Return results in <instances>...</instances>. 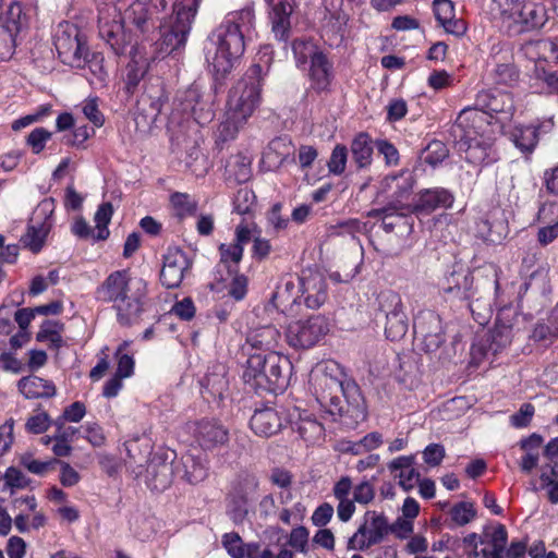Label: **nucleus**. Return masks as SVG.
<instances>
[{"instance_id":"f257e3e1","label":"nucleus","mask_w":558,"mask_h":558,"mask_svg":"<svg viewBox=\"0 0 558 558\" xmlns=\"http://www.w3.org/2000/svg\"><path fill=\"white\" fill-rule=\"evenodd\" d=\"M255 26L252 8L228 13L208 36L205 59L217 80L225 78L239 63L245 50V37Z\"/></svg>"},{"instance_id":"f03ea898","label":"nucleus","mask_w":558,"mask_h":558,"mask_svg":"<svg viewBox=\"0 0 558 558\" xmlns=\"http://www.w3.org/2000/svg\"><path fill=\"white\" fill-rule=\"evenodd\" d=\"M262 52L268 57L265 65L257 63L250 66L229 92L226 111L218 128L220 140L235 138L260 105L263 83L272 51L267 46Z\"/></svg>"},{"instance_id":"7ed1b4c3","label":"nucleus","mask_w":558,"mask_h":558,"mask_svg":"<svg viewBox=\"0 0 558 558\" xmlns=\"http://www.w3.org/2000/svg\"><path fill=\"white\" fill-rule=\"evenodd\" d=\"M95 299L111 303L117 322L130 327L140 322L147 308L148 286L142 278H132L128 269L114 270L96 288Z\"/></svg>"},{"instance_id":"20e7f679","label":"nucleus","mask_w":558,"mask_h":558,"mask_svg":"<svg viewBox=\"0 0 558 558\" xmlns=\"http://www.w3.org/2000/svg\"><path fill=\"white\" fill-rule=\"evenodd\" d=\"M154 11L148 7V0H134L121 17L114 5L99 9V36L111 47L117 54L124 53L132 44L131 25L144 32L151 20Z\"/></svg>"},{"instance_id":"39448f33","label":"nucleus","mask_w":558,"mask_h":558,"mask_svg":"<svg viewBox=\"0 0 558 558\" xmlns=\"http://www.w3.org/2000/svg\"><path fill=\"white\" fill-rule=\"evenodd\" d=\"M293 365L281 353H248L243 380L256 393H281L289 386Z\"/></svg>"},{"instance_id":"423d86ee","label":"nucleus","mask_w":558,"mask_h":558,"mask_svg":"<svg viewBox=\"0 0 558 558\" xmlns=\"http://www.w3.org/2000/svg\"><path fill=\"white\" fill-rule=\"evenodd\" d=\"M203 0H148L154 12H165L169 8L171 14L161 24V47L165 52H172L184 47L192 24Z\"/></svg>"},{"instance_id":"0eeeda50","label":"nucleus","mask_w":558,"mask_h":558,"mask_svg":"<svg viewBox=\"0 0 558 558\" xmlns=\"http://www.w3.org/2000/svg\"><path fill=\"white\" fill-rule=\"evenodd\" d=\"M494 289L495 305L498 307L494 328L478 345L472 347V350H480L483 356L488 354L495 356L511 344L513 327L518 319L517 311L502 299L498 279L494 280Z\"/></svg>"},{"instance_id":"6e6552de","label":"nucleus","mask_w":558,"mask_h":558,"mask_svg":"<svg viewBox=\"0 0 558 558\" xmlns=\"http://www.w3.org/2000/svg\"><path fill=\"white\" fill-rule=\"evenodd\" d=\"M438 288L445 302L465 306L472 314L475 313L474 303L481 302V298L475 299L477 288L474 286L473 274L462 266L447 271L439 280Z\"/></svg>"},{"instance_id":"1a4fd4ad","label":"nucleus","mask_w":558,"mask_h":558,"mask_svg":"<svg viewBox=\"0 0 558 558\" xmlns=\"http://www.w3.org/2000/svg\"><path fill=\"white\" fill-rule=\"evenodd\" d=\"M451 133L456 140H477L478 137L490 140L493 136L505 134L500 120L494 119L475 106L460 111Z\"/></svg>"},{"instance_id":"9d476101","label":"nucleus","mask_w":558,"mask_h":558,"mask_svg":"<svg viewBox=\"0 0 558 558\" xmlns=\"http://www.w3.org/2000/svg\"><path fill=\"white\" fill-rule=\"evenodd\" d=\"M54 47L64 64L80 68L85 63L88 49L80 28L70 22H62L54 32Z\"/></svg>"},{"instance_id":"9b49d317","label":"nucleus","mask_w":558,"mask_h":558,"mask_svg":"<svg viewBox=\"0 0 558 558\" xmlns=\"http://www.w3.org/2000/svg\"><path fill=\"white\" fill-rule=\"evenodd\" d=\"M329 331V322L324 315H312L288 325L286 341L294 350L315 347Z\"/></svg>"},{"instance_id":"f8f14e48","label":"nucleus","mask_w":558,"mask_h":558,"mask_svg":"<svg viewBox=\"0 0 558 558\" xmlns=\"http://www.w3.org/2000/svg\"><path fill=\"white\" fill-rule=\"evenodd\" d=\"M259 482L252 473H241L231 483L226 500L234 522H241L248 513V507L258 497Z\"/></svg>"},{"instance_id":"ddd939ff","label":"nucleus","mask_w":558,"mask_h":558,"mask_svg":"<svg viewBox=\"0 0 558 558\" xmlns=\"http://www.w3.org/2000/svg\"><path fill=\"white\" fill-rule=\"evenodd\" d=\"M184 429L205 452L221 449L229 442V430L217 418L203 417L189 421Z\"/></svg>"},{"instance_id":"4468645a","label":"nucleus","mask_w":558,"mask_h":558,"mask_svg":"<svg viewBox=\"0 0 558 558\" xmlns=\"http://www.w3.org/2000/svg\"><path fill=\"white\" fill-rule=\"evenodd\" d=\"M390 524L384 513L368 510L364 513L363 523L349 538L348 548L362 551L366 550L380 544L390 533Z\"/></svg>"},{"instance_id":"2eb2a0df","label":"nucleus","mask_w":558,"mask_h":558,"mask_svg":"<svg viewBox=\"0 0 558 558\" xmlns=\"http://www.w3.org/2000/svg\"><path fill=\"white\" fill-rule=\"evenodd\" d=\"M414 338L426 353L436 352L445 342L446 335L441 317L433 310H422L414 317Z\"/></svg>"},{"instance_id":"dca6fc26","label":"nucleus","mask_w":558,"mask_h":558,"mask_svg":"<svg viewBox=\"0 0 558 558\" xmlns=\"http://www.w3.org/2000/svg\"><path fill=\"white\" fill-rule=\"evenodd\" d=\"M416 185V175L410 169H401L398 172L387 174L378 186V194L387 199L386 205L412 206L409 203L414 187Z\"/></svg>"},{"instance_id":"f3484780","label":"nucleus","mask_w":558,"mask_h":558,"mask_svg":"<svg viewBox=\"0 0 558 558\" xmlns=\"http://www.w3.org/2000/svg\"><path fill=\"white\" fill-rule=\"evenodd\" d=\"M193 259L180 247H168L159 275L160 283L166 289H177L191 275Z\"/></svg>"},{"instance_id":"a211bd4d","label":"nucleus","mask_w":558,"mask_h":558,"mask_svg":"<svg viewBox=\"0 0 558 558\" xmlns=\"http://www.w3.org/2000/svg\"><path fill=\"white\" fill-rule=\"evenodd\" d=\"M413 214L415 213L411 206L385 205L381 208L372 209L367 216L380 220V227L386 233L397 232L404 235L413 231Z\"/></svg>"},{"instance_id":"6ab92c4d","label":"nucleus","mask_w":558,"mask_h":558,"mask_svg":"<svg viewBox=\"0 0 558 558\" xmlns=\"http://www.w3.org/2000/svg\"><path fill=\"white\" fill-rule=\"evenodd\" d=\"M547 11L542 3L532 0H523L501 24L509 31L521 33L542 27L547 21Z\"/></svg>"},{"instance_id":"aec40b11","label":"nucleus","mask_w":558,"mask_h":558,"mask_svg":"<svg viewBox=\"0 0 558 558\" xmlns=\"http://www.w3.org/2000/svg\"><path fill=\"white\" fill-rule=\"evenodd\" d=\"M296 281H300L301 305L306 308L318 310L328 300V282L320 271L303 270Z\"/></svg>"},{"instance_id":"412c9836","label":"nucleus","mask_w":558,"mask_h":558,"mask_svg":"<svg viewBox=\"0 0 558 558\" xmlns=\"http://www.w3.org/2000/svg\"><path fill=\"white\" fill-rule=\"evenodd\" d=\"M475 107L487 112L494 119L500 120L502 130L505 121L512 117L514 104L510 94L500 90H482L476 95Z\"/></svg>"},{"instance_id":"4be33fe9","label":"nucleus","mask_w":558,"mask_h":558,"mask_svg":"<svg viewBox=\"0 0 558 558\" xmlns=\"http://www.w3.org/2000/svg\"><path fill=\"white\" fill-rule=\"evenodd\" d=\"M282 333L274 325H264L247 331L243 351L253 353H279Z\"/></svg>"},{"instance_id":"5701e85b","label":"nucleus","mask_w":558,"mask_h":558,"mask_svg":"<svg viewBox=\"0 0 558 558\" xmlns=\"http://www.w3.org/2000/svg\"><path fill=\"white\" fill-rule=\"evenodd\" d=\"M300 281L298 283L292 276L280 280L272 293L270 303L284 316H296L301 307Z\"/></svg>"},{"instance_id":"b1692460","label":"nucleus","mask_w":558,"mask_h":558,"mask_svg":"<svg viewBox=\"0 0 558 558\" xmlns=\"http://www.w3.org/2000/svg\"><path fill=\"white\" fill-rule=\"evenodd\" d=\"M174 474L175 466L172 465L169 453L155 452L147 463L146 484L151 490L163 492L171 485Z\"/></svg>"},{"instance_id":"393cba45","label":"nucleus","mask_w":558,"mask_h":558,"mask_svg":"<svg viewBox=\"0 0 558 558\" xmlns=\"http://www.w3.org/2000/svg\"><path fill=\"white\" fill-rule=\"evenodd\" d=\"M43 211L46 217L43 221L35 223L34 219L31 220V223L27 226L26 233L22 236V241L33 253L37 254L41 251L46 238L51 229V219L50 215L53 211L52 201H43L37 211Z\"/></svg>"},{"instance_id":"a878e982","label":"nucleus","mask_w":558,"mask_h":558,"mask_svg":"<svg viewBox=\"0 0 558 558\" xmlns=\"http://www.w3.org/2000/svg\"><path fill=\"white\" fill-rule=\"evenodd\" d=\"M453 202L452 192L445 187H433L422 190L411 207L416 215H429L439 208H451Z\"/></svg>"},{"instance_id":"bb28decb","label":"nucleus","mask_w":558,"mask_h":558,"mask_svg":"<svg viewBox=\"0 0 558 558\" xmlns=\"http://www.w3.org/2000/svg\"><path fill=\"white\" fill-rule=\"evenodd\" d=\"M269 9L271 31L279 40H287L291 27L290 17L296 0H265Z\"/></svg>"},{"instance_id":"cd10ccee","label":"nucleus","mask_w":558,"mask_h":558,"mask_svg":"<svg viewBox=\"0 0 558 558\" xmlns=\"http://www.w3.org/2000/svg\"><path fill=\"white\" fill-rule=\"evenodd\" d=\"M250 427L256 436L269 438L282 429L283 418L275 408L256 409L251 416Z\"/></svg>"},{"instance_id":"c85d7f7f","label":"nucleus","mask_w":558,"mask_h":558,"mask_svg":"<svg viewBox=\"0 0 558 558\" xmlns=\"http://www.w3.org/2000/svg\"><path fill=\"white\" fill-rule=\"evenodd\" d=\"M323 380L326 387L335 390V392H341V396L350 411L356 414L364 412V398L360 386L355 383V380L351 378L340 380L336 377L327 375L323 377Z\"/></svg>"},{"instance_id":"c756f323","label":"nucleus","mask_w":558,"mask_h":558,"mask_svg":"<svg viewBox=\"0 0 558 558\" xmlns=\"http://www.w3.org/2000/svg\"><path fill=\"white\" fill-rule=\"evenodd\" d=\"M305 71L312 90L316 93H327L331 89L335 72L333 65L326 53L316 58L314 62L306 66Z\"/></svg>"},{"instance_id":"7c9ffc66","label":"nucleus","mask_w":558,"mask_h":558,"mask_svg":"<svg viewBox=\"0 0 558 558\" xmlns=\"http://www.w3.org/2000/svg\"><path fill=\"white\" fill-rule=\"evenodd\" d=\"M458 150L464 154L462 157L473 166H488L498 160L493 142H454Z\"/></svg>"},{"instance_id":"2f4dec72","label":"nucleus","mask_w":558,"mask_h":558,"mask_svg":"<svg viewBox=\"0 0 558 558\" xmlns=\"http://www.w3.org/2000/svg\"><path fill=\"white\" fill-rule=\"evenodd\" d=\"M208 463L205 459L187 453L182 456L181 461L175 465L177 475L186 483L196 485L208 476Z\"/></svg>"},{"instance_id":"473e14b6","label":"nucleus","mask_w":558,"mask_h":558,"mask_svg":"<svg viewBox=\"0 0 558 558\" xmlns=\"http://www.w3.org/2000/svg\"><path fill=\"white\" fill-rule=\"evenodd\" d=\"M17 389L25 399H49L57 393V387L52 380L36 375L22 377L17 381Z\"/></svg>"},{"instance_id":"72a5a7b5","label":"nucleus","mask_w":558,"mask_h":558,"mask_svg":"<svg viewBox=\"0 0 558 558\" xmlns=\"http://www.w3.org/2000/svg\"><path fill=\"white\" fill-rule=\"evenodd\" d=\"M433 4L436 20L447 33L462 36L466 32V24L456 17L454 7L450 0H434Z\"/></svg>"},{"instance_id":"f704fd0d","label":"nucleus","mask_w":558,"mask_h":558,"mask_svg":"<svg viewBox=\"0 0 558 558\" xmlns=\"http://www.w3.org/2000/svg\"><path fill=\"white\" fill-rule=\"evenodd\" d=\"M181 107L184 112L189 113L201 125L210 122L215 116L211 106L199 98L196 89H189L185 93Z\"/></svg>"},{"instance_id":"c9c22d12","label":"nucleus","mask_w":558,"mask_h":558,"mask_svg":"<svg viewBox=\"0 0 558 558\" xmlns=\"http://www.w3.org/2000/svg\"><path fill=\"white\" fill-rule=\"evenodd\" d=\"M291 48L295 66L301 71H305L306 66L325 53L315 41L307 38L294 39Z\"/></svg>"},{"instance_id":"e433bc0d","label":"nucleus","mask_w":558,"mask_h":558,"mask_svg":"<svg viewBox=\"0 0 558 558\" xmlns=\"http://www.w3.org/2000/svg\"><path fill=\"white\" fill-rule=\"evenodd\" d=\"M449 518L442 523L448 529L464 526L472 522L477 514V510L471 501H459L450 507L448 511Z\"/></svg>"},{"instance_id":"4c0bfd02","label":"nucleus","mask_w":558,"mask_h":558,"mask_svg":"<svg viewBox=\"0 0 558 558\" xmlns=\"http://www.w3.org/2000/svg\"><path fill=\"white\" fill-rule=\"evenodd\" d=\"M376 319L387 318L404 311V304L400 294L393 290H383L376 298Z\"/></svg>"},{"instance_id":"58836bf2","label":"nucleus","mask_w":558,"mask_h":558,"mask_svg":"<svg viewBox=\"0 0 558 558\" xmlns=\"http://www.w3.org/2000/svg\"><path fill=\"white\" fill-rule=\"evenodd\" d=\"M219 263L216 266L217 271L222 267L227 272H238L240 263L243 259L244 250L239 244L221 243L218 246Z\"/></svg>"},{"instance_id":"ea45409f","label":"nucleus","mask_w":558,"mask_h":558,"mask_svg":"<svg viewBox=\"0 0 558 558\" xmlns=\"http://www.w3.org/2000/svg\"><path fill=\"white\" fill-rule=\"evenodd\" d=\"M322 390L317 392V400L323 408L332 416H343L350 412L347 407L341 392H335L330 388L326 387L324 380L320 383Z\"/></svg>"},{"instance_id":"a19ab883","label":"nucleus","mask_w":558,"mask_h":558,"mask_svg":"<svg viewBox=\"0 0 558 558\" xmlns=\"http://www.w3.org/2000/svg\"><path fill=\"white\" fill-rule=\"evenodd\" d=\"M524 51L531 59L558 62V39L554 41L546 38L531 41L525 45Z\"/></svg>"},{"instance_id":"79ce46f5","label":"nucleus","mask_w":558,"mask_h":558,"mask_svg":"<svg viewBox=\"0 0 558 558\" xmlns=\"http://www.w3.org/2000/svg\"><path fill=\"white\" fill-rule=\"evenodd\" d=\"M487 544L481 550L483 558H505V549L508 542V532L504 524L499 523L490 534H486Z\"/></svg>"},{"instance_id":"37998d69","label":"nucleus","mask_w":558,"mask_h":558,"mask_svg":"<svg viewBox=\"0 0 558 558\" xmlns=\"http://www.w3.org/2000/svg\"><path fill=\"white\" fill-rule=\"evenodd\" d=\"M229 178L236 183H245L252 177V158L243 153L232 156L226 166Z\"/></svg>"},{"instance_id":"c03bdc74","label":"nucleus","mask_w":558,"mask_h":558,"mask_svg":"<svg viewBox=\"0 0 558 558\" xmlns=\"http://www.w3.org/2000/svg\"><path fill=\"white\" fill-rule=\"evenodd\" d=\"M222 545L232 558H254L253 551L258 549L255 543L244 544L236 532L223 534Z\"/></svg>"},{"instance_id":"a18cd8bd","label":"nucleus","mask_w":558,"mask_h":558,"mask_svg":"<svg viewBox=\"0 0 558 558\" xmlns=\"http://www.w3.org/2000/svg\"><path fill=\"white\" fill-rule=\"evenodd\" d=\"M148 70V60L137 51H131V61L126 66V86L131 90L137 86Z\"/></svg>"},{"instance_id":"49530a36","label":"nucleus","mask_w":558,"mask_h":558,"mask_svg":"<svg viewBox=\"0 0 558 558\" xmlns=\"http://www.w3.org/2000/svg\"><path fill=\"white\" fill-rule=\"evenodd\" d=\"M385 336L390 341L401 340L408 332L409 319L404 311L384 319Z\"/></svg>"},{"instance_id":"de8ad7c7","label":"nucleus","mask_w":558,"mask_h":558,"mask_svg":"<svg viewBox=\"0 0 558 558\" xmlns=\"http://www.w3.org/2000/svg\"><path fill=\"white\" fill-rule=\"evenodd\" d=\"M113 206L110 202L101 203L94 216V221L96 223V233L94 235V241H105L109 238V223L113 216Z\"/></svg>"},{"instance_id":"09e8293b","label":"nucleus","mask_w":558,"mask_h":558,"mask_svg":"<svg viewBox=\"0 0 558 558\" xmlns=\"http://www.w3.org/2000/svg\"><path fill=\"white\" fill-rule=\"evenodd\" d=\"M128 457L135 463H141L151 454V441L146 436H135L124 442Z\"/></svg>"},{"instance_id":"8fccbe9b","label":"nucleus","mask_w":558,"mask_h":558,"mask_svg":"<svg viewBox=\"0 0 558 558\" xmlns=\"http://www.w3.org/2000/svg\"><path fill=\"white\" fill-rule=\"evenodd\" d=\"M62 323L58 320L46 319L40 325V329L36 335V340L38 342L50 341L52 348L59 349L62 345Z\"/></svg>"},{"instance_id":"3c124183","label":"nucleus","mask_w":558,"mask_h":558,"mask_svg":"<svg viewBox=\"0 0 558 558\" xmlns=\"http://www.w3.org/2000/svg\"><path fill=\"white\" fill-rule=\"evenodd\" d=\"M554 126L551 119L544 120L542 122L521 125L515 128V133L512 140H537L541 136L548 134Z\"/></svg>"},{"instance_id":"603ef678","label":"nucleus","mask_w":558,"mask_h":558,"mask_svg":"<svg viewBox=\"0 0 558 558\" xmlns=\"http://www.w3.org/2000/svg\"><path fill=\"white\" fill-rule=\"evenodd\" d=\"M546 469L542 472L539 478L542 484L547 487V497L551 504H558V460L550 461Z\"/></svg>"},{"instance_id":"864d4df0","label":"nucleus","mask_w":558,"mask_h":558,"mask_svg":"<svg viewBox=\"0 0 558 558\" xmlns=\"http://www.w3.org/2000/svg\"><path fill=\"white\" fill-rule=\"evenodd\" d=\"M233 211L239 215H252L256 204L255 193L248 187L239 189L233 197Z\"/></svg>"},{"instance_id":"5fc2aeb1","label":"nucleus","mask_w":558,"mask_h":558,"mask_svg":"<svg viewBox=\"0 0 558 558\" xmlns=\"http://www.w3.org/2000/svg\"><path fill=\"white\" fill-rule=\"evenodd\" d=\"M185 166L197 177L204 175L209 169V162L207 157L202 153L197 142L190 148L186 158Z\"/></svg>"},{"instance_id":"6e6d98bb","label":"nucleus","mask_w":558,"mask_h":558,"mask_svg":"<svg viewBox=\"0 0 558 558\" xmlns=\"http://www.w3.org/2000/svg\"><path fill=\"white\" fill-rule=\"evenodd\" d=\"M523 0H489L488 13L494 21L502 22L511 17V13L519 8Z\"/></svg>"},{"instance_id":"4d7b16f0","label":"nucleus","mask_w":558,"mask_h":558,"mask_svg":"<svg viewBox=\"0 0 558 558\" xmlns=\"http://www.w3.org/2000/svg\"><path fill=\"white\" fill-rule=\"evenodd\" d=\"M170 203L181 218L195 215L197 202L187 193L174 192L170 195Z\"/></svg>"},{"instance_id":"13d9d810","label":"nucleus","mask_w":558,"mask_h":558,"mask_svg":"<svg viewBox=\"0 0 558 558\" xmlns=\"http://www.w3.org/2000/svg\"><path fill=\"white\" fill-rule=\"evenodd\" d=\"M449 151L446 142H428L423 151V159L435 168L449 157Z\"/></svg>"},{"instance_id":"bf43d9fd","label":"nucleus","mask_w":558,"mask_h":558,"mask_svg":"<svg viewBox=\"0 0 558 558\" xmlns=\"http://www.w3.org/2000/svg\"><path fill=\"white\" fill-rule=\"evenodd\" d=\"M3 490L10 489L13 495L16 489H24L29 486L31 478H28L20 469L9 466L3 474Z\"/></svg>"},{"instance_id":"052dcab7","label":"nucleus","mask_w":558,"mask_h":558,"mask_svg":"<svg viewBox=\"0 0 558 558\" xmlns=\"http://www.w3.org/2000/svg\"><path fill=\"white\" fill-rule=\"evenodd\" d=\"M128 342L121 343L117 351H116V359H117V369L114 375L122 377V378H129L134 373V366L135 361L132 355L128 353H123V351L126 349Z\"/></svg>"},{"instance_id":"680f3d73","label":"nucleus","mask_w":558,"mask_h":558,"mask_svg":"<svg viewBox=\"0 0 558 558\" xmlns=\"http://www.w3.org/2000/svg\"><path fill=\"white\" fill-rule=\"evenodd\" d=\"M51 113V105L44 104L37 107L34 112L23 116L16 120H14L11 124L13 131H20L22 129L28 128L32 124L41 121L45 117H48Z\"/></svg>"},{"instance_id":"e2e57ef3","label":"nucleus","mask_w":558,"mask_h":558,"mask_svg":"<svg viewBox=\"0 0 558 558\" xmlns=\"http://www.w3.org/2000/svg\"><path fill=\"white\" fill-rule=\"evenodd\" d=\"M228 275L231 277L228 294L236 302L244 300L248 291V278L244 274H240V270L228 272Z\"/></svg>"},{"instance_id":"0e129e2a","label":"nucleus","mask_w":558,"mask_h":558,"mask_svg":"<svg viewBox=\"0 0 558 558\" xmlns=\"http://www.w3.org/2000/svg\"><path fill=\"white\" fill-rule=\"evenodd\" d=\"M14 27L8 28L3 19L0 17V60H5L13 54L15 47Z\"/></svg>"},{"instance_id":"69168bd1","label":"nucleus","mask_w":558,"mask_h":558,"mask_svg":"<svg viewBox=\"0 0 558 558\" xmlns=\"http://www.w3.org/2000/svg\"><path fill=\"white\" fill-rule=\"evenodd\" d=\"M372 142H352L351 150L354 162L359 168H365L372 163L373 146Z\"/></svg>"},{"instance_id":"338daca9","label":"nucleus","mask_w":558,"mask_h":558,"mask_svg":"<svg viewBox=\"0 0 558 558\" xmlns=\"http://www.w3.org/2000/svg\"><path fill=\"white\" fill-rule=\"evenodd\" d=\"M348 159V149L344 145L338 144L333 148L330 159L328 161V169L330 173L342 174L345 170Z\"/></svg>"},{"instance_id":"774afa93","label":"nucleus","mask_w":558,"mask_h":558,"mask_svg":"<svg viewBox=\"0 0 558 558\" xmlns=\"http://www.w3.org/2000/svg\"><path fill=\"white\" fill-rule=\"evenodd\" d=\"M51 423L52 421L50 415L43 411L27 418L25 423V429L29 434L38 435L45 433Z\"/></svg>"}]
</instances>
